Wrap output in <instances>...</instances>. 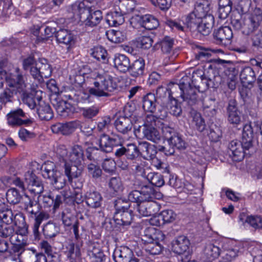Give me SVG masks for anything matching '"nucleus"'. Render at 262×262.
<instances>
[{
  "mask_svg": "<svg viewBox=\"0 0 262 262\" xmlns=\"http://www.w3.org/2000/svg\"><path fill=\"white\" fill-rule=\"evenodd\" d=\"M254 133L251 123L243 127L241 141H232L229 145V154L235 161H241L245 155H251L254 151Z\"/></svg>",
  "mask_w": 262,
  "mask_h": 262,
  "instance_id": "f257e3e1",
  "label": "nucleus"
},
{
  "mask_svg": "<svg viewBox=\"0 0 262 262\" xmlns=\"http://www.w3.org/2000/svg\"><path fill=\"white\" fill-rule=\"evenodd\" d=\"M71 10L73 17L75 19H79L85 27H95L103 18L100 10L94 11L91 7L86 6L83 2L73 4L71 6Z\"/></svg>",
  "mask_w": 262,
  "mask_h": 262,
  "instance_id": "f03ea898",
  "label": "nucleus"
},
{
  "mask_svg": "<svg viewBox=\"0 0 262 262\" xmlns=\"http://www.w3.org/2000/svg\"><path fill=\"white\" fill-rule=\"evenodd\" d=\"M165 235L160 230L154 227L145 229L141 239L145 245L146 251L152 255L161 253L164 248Z\"/></svg>",
  "mask_w": 262,
  "mask_h": 262,
  "instance_id": "7ed1b4c3",
  "label": "nucleus"
},
{
  "mask_svg": "<svg viewBox=\"0 0 262 262\" xmlns=\"http://www.w3.org/2000/svg\"><path fill=\"white\" fill-rule=\"evenodd\" d=\"M93 84L94 87L90 88L89 92L97 97H107L108 92H113L117 88V84L114 82L112 76L107 74L98 75Z\"/></svg>",
  "mask_w": 262,
  "mask_h": 262,
  "instance_id": "20e7f679",
  "label": "nucleus"
},
{
  "mask_svg": "<svg viewBox=\"0 0 262 262\" xmlns=\"http://www.w3.org/2000/svg\"><path fill=\"white\" fill-rule=\"evenodd\" d=\"M42 174L45 178L49 179L51 184L57 189L63 188L66 184L64 176L56 168L54 163L47 161L41 167Z\"/></svg>",
  "mask_w": 262,
  "mask_h": 262,
  "instance_id": "39448f33",
  "label": "nucleus"
},
{
  "mask_svg": "<svg viewBox=\"0 0 262 262\" xmlns=\"http://www.w3.org/2000/svg\"><path fill=\"white\" fill-rule=\"evenodd\" d=\"M190 242L188 238L184 235L178 236L172 242L173 251L179 255H182V262H185L191 258L189 253Z\"/></svg>",
  "mask_w": 262,
  "mask_h": 262,
  "instance_id": "423d86ee",
  "label": "nucleus"
},
{
  "mask_svg": "<svg viewBox=\"0 0 262 262\" xmlns=\"http://www.w3.org/2000/svg\"><path fill=\"white\" fill-rule=\"evenodd\" d=\"M25 76L19 68L16 67L13 72L10 73L6 77V82L8 87L14 88L19 93L23 92L26 88Z\"/></svg>",
  "mask_w": 262,
  "mask_h": 262,
  "instance_id": "0eeeda50",
  "label": "nucleus"
},
{
  "mask_svg": "<svg viewBox=\"0 0 262 262\" xmlns=\"http://www.w3.org/2000/svg\"><path fill=\"white\" fill-rule=\"evenodd\" d=\"M51 66L45 58L39 59L35 63V66L31 70V75L35 79L41 82L43 78H48L51 75Z\"/></svg>",
  "mask_w": 262,
  "mask_h": 262,
  "instance_id": "6e6552de",
  "label": "nucleus"
},
{
  "mask_svg": "<svg viewBox=\"0 0 262 262\" xmlns=\"http://www.w3.org/2000/svg\"><path fill=\"white\" fill-rule=\"evenodd\" d=\"M262 21V12L260 9L256 8L250 16L246 18L243 34L249 35L256 31Z\"/></svg>",
  "mask_w": 262,
  "mask_h": 262,
  "instance_id": "1a4fd4ad",
  "label": "nucleus"
},
{
  "mask_svg": "<svg viewBox=\"0 0 262 262\" xmlns=\"http://www.w3.org/2000/svg\"><path fill=\"white\" fill-rule=\"evenodd\" d=\"M25 181L28 189L35 194H40L43 191L41 180L32 171H28L24 175Z\"/></svg>",
  "mask_w": 262,
  "mask_h": 262,
  "instance_id": "9d476101",
  "label": "nucleus"
},
{
  "mask_svg": "<svg viewBox=\"0 0 262 262\" xmlns=\"http://www.w3.org/2000/svg\"><path fill=\"white\" fill-rule=\"evenodd\" d=\"M121 141L117 137H111L102 135L99 140V145L101 150L106 152L113 151L117 157V150L120 148Z\"/></svg>",
  "mask_w": 262,
  "mask_h": 262,
  "instance_id": "9b49d317",
  "label": "nucleus"
},
{
  "mask_svg": "<svg viewBox=\"0 0 262 262\" xmlns=\"http://www.w3.org/2000/svg\"><path fill=\"white\" fill-rule=\"evenodd\" d=\"M131 23H137L147 30H153L157 28L159 25L158 20L154 16L149 15H140L135 14L130 19Z\"/></svg>",
  "mask_w": 262,
  "mask_h": 262,
  "instance_id": "f8f14e48",
  "label": "nucleus"
},
{
  "mask_svg": "<svg viewBox=\"0 0 262 262\" xmlns=\"http://www.w3.org/2000/svg\"><path fill=\"white\" fill-rule=\"evenodd\" d=\"M213 35L217 44L226 46L230 43L233 37V32L228 26L221 27L214 30Z\"/></svg>",
  "mask_w": 262,
  "mask_h": 262,
  "instance_id": "ddd939ff",
  "label": "nucleus"
},
{
  "mask_svg": "<svg viewBox=\"0 0 262 262\" xmlns=\"http://www.w3.org/2000/svg\"><path fill=\"white\" fill-rule=\"evenodd\" d=\"M140 156L139 147L135 144H128L125 146L121 144L120 148L117 150V158L125 156L129 160H134Z\"/></svg>",
  "mask_w": 262,
  "mask_h": 262,
  "instance_id": "4468645a",
  "label": "nucleus"
},
{
  "mask_svg": "<svg viewBox=\"0 0 262 262\" xmlns=\"http://www.w3.org/2000/svg\"><path fill=\"white\" fill-rule=\"evenodd\" d=\"M55 37L58 43L68 46V50L74 45L76 41L75 35L71 31L67 29H60L57 31Z\"/></svg>",
  "mask_w": 262,
  "mask_h": 262,
  "instance_id": "2eb2a0df",
  "label": "nucleus"
},
{
  "mask_svg": "<svg viewBox=\"0 0 262 262\" xmlns=\"http://www.w3.org/2000/svg\"><path fill=\"white\" fill-rule=\"evenodd\" d=\"M161 206L156 201L143 202L137 208L139 213L145 216L156 214L159 211Z\"/></svg>",
  "mask_w": 262,
  "mask_h": 262,
  "instance_id": "dca6fc26",
  "label": "nucleus"
},
{
  "mask_svg": "<svg viewBox=\"0 0 262 262\" xmlns=\"http://www.w3.org/2000/svg\"><path fill=\"white\" fill-rule=\"evenodd\" d=\"M133 256L132 250L125 246L116 248L113 253V258L115 262H128Z\"/></svg>",
  "mask_w": 262,
  "mask_h": 262,
  "instance_id": "f3484780",
  "label": "nucleus"
},
{
  "mask_svg": "<svg viewBox=\"0 0 262 262\" xmlns=\"http://www.w3.org/2000/svg\"><path fill=\"white\" fill-rule=\"evenodd\" d=\"M83 170V166L81 164H74L67 162L64 163V173L69 181L73 179L79 177Z\"/></svg>",
  "mask_w": 262,
  "mask_h": 262,
  "instance_id": "a211bd4d",
  "label": "nucleus"
},
{
  "mask_svg": "<svg viewBox=\"0 0 262 262\" xmlns=\"http://www.w3.org/2000/svg\"><path fill=\"white\" fill-rule=\"evenodd\" d=\"M201 21L196 27L195 30L203 35H209L212 30L214 22L213 15L208 14L205 18H203Z\"/></svg>",
  "mask_w": 262,
  "mask_h": 262,
  "instance_id": "6ab92c4d",
  "label": "nucleus"
},
{
  "mask_svg": "<svg viewBox=\"0 0 262 262\" xmlns=\"http://www.w3.org/2000/svg\"><path fill=\"white\" fill-rule=\"evenodd\" d=\"M26 246L27 243L24 242L18 241V243L12 244L10 249L8 250V252L10 255L8 257V261L17 262L21 254L25 251Z\"/></svg>",
  "mask_w": 262,
  "mask_h": 262,
  "instance_id": "aec40b11",
  "label": "nucleus"
},
{
  "mask_svg": "<svg viewBox=\"0 0 262 262\" xmlns=\"http://www.w3.org/2000/svg\"><path fill=\"white\" fill-rule=\"evenodd\" d=\"M140 191L143 202L155 201V200L159 199L162 196L160 192L156 191L150 185L142 186Z\"/></svg>",
  "mask_w": 262,
  "mask_h": 262,
  "instance_id": "412c9836",
  "label": "nucleus"
},
{
  "mask_svg": "<svg viewBox=\"0 0 262 262\" xmlns=\"http://www.w3.org/2000/svg\"><path fill=\"white\" fill-rule=\"evenodd\" d=\"M144 70L145 61L143 58H140L130 64V67L127 72H129L130 76L136 78L143 76Z\"/></svg>",
  "mask_w": 262,
  "mask_h": 262,
  "instance_id": "4be33fe9",
  "label": "nucleus"
},
{
  "mask_svg": "<svg viewBox=\"0 0 262 262\" xmlns=\"http://www.w3.org/2000/svg\"><path fill=\"white\" fill-rule=\"evenodd\" d=\"M133 219V211L132 210L126 211L115 212L114 220L117 225L125 226L130 225Z\"/></svg>",
  "mask_w": 262,
  "mask_h": 262,
  "instance_id": "5701e85b",
  "label": "nucleus"
},
{
  "mask_svg": "<svg viewBox=\"0 0 262 262\" xmlns=\"http://www.w3.org/2000/svg\"><path fill=\"white\" fill-rule=\"evenodd\" d=\"M139 149L140 151V156L146 159H153L157 153V146L150 144L146 142H141L139 143Z\"/></svg>",
  "mask_w": 262,
  "mask_h": 262,
  "instance_id": "b1692460",
  "label": "nucleus"
},
{
  "mask_svg": "<svg viewBox=\"0 0 262 262\" xmlns=\"http://www.w3.org/2000/svg\"><path fill=\"white\" fill-rule=\"evenodd\" d=\"M69 162L74 164H81L84 160V151L81 146L74 145L68 156Z\"/></svg>",
  "mask_w": 262,
  "mask_h": 262,
  "instance_id": "393cba45",
  "label": "nucleus"
},
{
  "mask_svg": "<svg viewBox=\"0 0 262 262\" xmlns=\"http://www.w3.org/2000/svg\"><path fill=\"white\" fill-rule=\"evenodd\" d=\"M114 63L115 68L122 73H126L130 67L129 59L124 55L118 54L115 56Z\"/></svg>",
  "mask_w": 262,
  "mask_h": 262,
  "instance_id": "a878e982",
  "label": "nucleus"
},
{
  "mask_svg": "<svg viewBox=\"0 0 262 262\" xmlns=\"http://www.w3.org/2000/svg\"><path fill=\"white\" fill-rule=\"evenodd\" d=\"M85 202L90 207L97 208L101 206L102 198L97 191H90L85 194Z\"/></svg>",
  "mask_w": 262,
  "mask_h": 262,
  "instance_id": "bb28decb",
  "label": "nucleus"
},
{
  "mask_svg": "<svg viewBox=\"0 0 262 262\" xmlns=\"http://www.w3.org/2000/svg\"><path fill=\"white\" fill-rule=\"evenodd\" d=\"M26 200L24 202V209L27 212L31 215H36L41 209L38 200H33L28 195H26Z\"/></svg>",
  "mask_w": 262,
  "mask_h": 262,
  "instance_id": "cd10ccee",
  "label": "nucleus"
},
{
  "mask_svg": "<svg viewBox=\"0 0 262 262\" xmlns=\"http://www.w3.org/2000/svg\"><path fill=\"white\" fill-rule=\"evenodd\" d=\"M124 13L120 10V12L117 11L108 13L106 18V23L111 27H116L121 25L124 21V18L123 17Z\"/></svg>",
  "mask_w": 262,
  "mask_h": 262,
  "instance_id": "c85d7f7f",
  "label": "nucleus"
},
{
  "mask_svg": "<svg viewBox=\"0 0 262 262\" xmlns=\"http://www.w3.org/2000/svg\"><path fill=\"white\" fill-rule=\"evenodd\" d=\"M193 11L202 18H205L208 14H212L210 12V3L207 0H200L196 2Z\"/></svg>",
  "mask_w": 262,
  "mask_h": 262,
  "instance_id": "c756f323",
  "label": "nucleus"
},
{
  "mask_svg": "<svg viewBox=\"0 0 262 262\" xmlns=\"http://www.w3.org/2000/svg\"><path fill=\"white\" fill-rule=\"evenodd\" d=\"M115 124L117 129L123 134L126 133L132 127L130 119L126 116H120L116 120Z\"/></svg>",
  "mask_w": 262,
  "mask_h": 262,
  "instance_id": "7c9ffc66",
  "label": "nucleus"
},
{
  "mask_svg": "<svg viewBox=\"0 0 262 262\" xmlns=\"http://www.w3.org/2000/svg\"><path fill=\"white\" fill-rule=\"evenodd\" d=\"M143 108L146 113H156V99L154 94L148 93L143 97Z\"/></svg>",
  "mask_w": 262,
  "mask_h": 262,
  "instance_id": "2f4dec72",
  "label": "nucleus"
},
{
  "mask_svg": "<svg viewBox=\"0 0 262 262\" xmlns=\"http://www.w3.org/2000/svg\"><path fill=\"white\" fill-rule=\"evenodd\" d=\"M240 79L244 85L252 84L256 80L255 72L252 68L246 67L241 72Z\"/></svg>",
  "mask_w": 262,
  "mask_h": 262,
  "instance_id": "473e14b6",
  "label": "nucleus"
},
{
  "mask_svg": "<svg viewBox=\"0 0 262 262\" xmlns=\"http://www.w3.org/2000/svg\"><path fill=\"white\" fill-rule=\"evenodd\" d=\"M62 219L65 226H73L75 238L78 239L79 236L78 234L79 222L76 216L70 213H63Z\"/></svg>",
  "mask_w": 262,
  "mask_h": 262,
  "instance_id": "72a5a7b5",
  "label": "nucleus"
},
{
  "mask_svg": "<svg viewBox=\"0 0 262 262\" xmlns=\"http://www.w3.org/2000/svg\"><path fill=\"white\" fill-rule=\"evenodd\" d=\"M198 51L195 53V59L201 62H210L212 61L211 58L212 54L215 52L208 48H205L202 47H197Z\"/></svg>",
  "mask_w": 262,
  "mask_h": 262,
  "instance_id": "f704fd0d",
  "label": "nucleus"
},
{
  "mask_svg": "<svg viewBox=\"0 0 262 262\" xmlns=\"http://www.w3.org/2000/svg\"><path fill=\"white\" fill-rule=\"evenodd\" d=\"M20 94H21V99L23 103L31 110L36 106V100L39 101L41 99V97H35L34 92L28 93L26 89Z\"/></svg>",
  "mask_w": 262,
  "mask_h": 262,
  "instance_id": "c9c22d12",
  "label": "nucleus"
},
{
  "mask_svg": "<svg viewBox=\"0 0 262 262\" xmlns=\"http://www.w3.org/2000/svg\"><path fill=\"white\" fill-rule=\"evenodd\" d=\"M196 75H197V73L193 72L192 75V78H191L190 76L185 74H182L181 75V77L179 79V83L176 84L180 87V89H183L184 90L192 88V85L193 86L194 85V81L197 80L196 79Z\"/></svg>",
  "mask_w": 262,
  "mask_h": 262,
  "instance_id": "e433bc0d",
  "label": "nucleus"
},
{
  "mask_svg": "<svg viewBox=\"0 0 262 262\" xmlns=\"http://www.w3.org/2000/svg\"><path fill=\"white\" fill-rule=\"evenodd\" d=\"M181 98L188 104L192 105L198 101L196 91L193 87L184 90Z\"/></svg>",
  "mask_w": 262,
  "mask_h": 262,
  "instance_id": "4c0bfd02",
  "label": "nucleus"
},
{
  "mask_svg": "<svg viewBox=\"0 0 262 262\" xmlns=\"http://www.w3.org/2000/svg\"><path fill=\"white\" fill-rule=\"evenodd\" d=\"M34 223L33 228V231L35 238H37L39 236L38 231L39 227L42 221L47 220L50 217L49 213L45 211H39L36 215H35Z\"/></svg>",
  "mask_w": 262,
  "mask_h": 262,
  "instance_id": "58836bf2",
  "label": "nucleus"
},
{
  "mask_svg": "<svg viewBox=\"0 0 262 262\" xmlns=\"http://www.w3.org/2000/svg\"><path fill=\"white\" fill-rule=\"evenodd\" d=\"M196 79H198L201 81L200 84H196V81L194 82L193 86L198 90L199 91H205L211 86V83L213 82V79L211 77L207 76L205 75H196Z\"/></svg>",
  "mask_w": 262,
  "mask_h": 262,
  "instance_id": "ea45409f",
  "label": "nucleus"
},
{
  "mask_svg": "<svg viewBox=\"0 0 262 262\" xmlns=\"http://www.w3.org/2000/svg\"><path fill=\"white\" fill-rule=\"evenodd\" d=\"M143 134L145 138L154 142H157L160 140L161 138L160 133L157 129L155 127L149 126H144Z\"/></svg>",
  "mask_w": 262,
  "mask_h": 262,
  "instance_id": "a19ab883",
  "label": "nucleus"
},
{
  "mask_svg": "<svg viewBox=\"0 0 262 262\" xmlns=\"http://www.w3.org/2000/svg\"><path fill=\"white\" fill-rule=\"evenodd\" d=\"M202 19L203 18L201 16H199V15L193 11L186 16L185 24L190 30L194 31L195 30L196 27L199 23H200V22H201V21Z\"/></svg>",
  "mask_w": 262,
  "mask_h": 262,
  "instance_id": "79ce46f5",
  "label": "nucleus"
},
{
  "mask_svg": "<svg viewBox=\"0 0 262 262\" xmlns=\"http://www.w3.org/2000/svg\"><path fill=\"white\" fill-rule=\"evenodd\" d=\"M18 91L14 88H8L5 89L0 94V101L4 103L12 102L14 99V96L17 95ZM2 105L0 104V110L2 109Z\"/></svg>",
  "mask_w": 262,
  "mask_h": 262,
  "instance_id": "37998d69",
  "label": "nucleus"
},
{
  "mask_svg": "<svg viewBox=\"0 0 262 262\" xmlns=\"http://www.w3.org/2000/svg\"><path fill=\"white\" fill-rule=\"evenodd\" d=\"M42 231L46 238H50L56 236L59 232V228L56 224L48 222L44 225Z\"/></svg>",
  "mask_w": 262,
  "mask_h": 262,
  "instance_id": "c03bdc74",
  "label": "nucleus"
},
{
  "mask_svg": "<svg viewBox=\"0 0 262 262\" xmlns=\"http://www.w3.org/2000/svg\"><path fill=\"white\" fill-rule=\"evenodd\" d=\"M167 90L169 100H177L176 98L182 97L184 90L176 83H171L169 84Z\"/></svg>",
  "mask_w": 262,
  "mask_h": 262,
  "instance_id": "a18cd8bd",
  "label": "nucleus"
},
{
  "mask_svg": "<svg viewBox=\"0 0 262 262\" xmlns=\"http://www.w3.org/2000/svg\"><path fill=\"white\" fill-rule=\"evenodd\" d=\"M91 55L97 60L105 63L108 62L106 51L101 46L94 47Z\"/></svg>",
  "mask_w": 262,
  "mask_h": 262,
  "instance_id": "49530a36",
  "label": "nucleus"
},
{
  "mask_svg": "<svg viewBox=\"0 0 262 262\" xmlns=\"http://www.w3.org/2000/svg\"><path fill=\"white\" fill-rule=\"evenodd\" d=\"M22 196L17 189L15 188L9 189L6 193V198L8 202L12 204H18Z\"/></svg>",
  "mask_w": 262,
  "mask_h": 262,
  "instance_id": "de8ad7c7",
  "label": "nucleus"
},
{
  "mask_svg": "<svg viewBox=\"0 0 262 262\" xmlns=\"http://www.w3.org/2000/svg\"><path fill=\"white\" fill-rule=\"evenodd\" d=\"M19 116H7L8 123L12 126H20L23 124L29 125L32 123L30 119H21Z\"/></svg>",
  "mask_w": 262,
  "mask_h": 262,
  "instance_id": "09e8293b",
  "label": "nucleus"
},
{
  "mask_svg": "<svg viewBox=\"0 0 262 262\" xmlns=\"http://www.w3.org/2000/svg\"><path fill=\"white\" fill-rule=\"evenodd\" d=\"M15 217L10 209L5 208L0 210V219L3 224L10 225L13 223Z\"/></svg>",
  "mask_w": 262,
  "mask_h": 262,
  "instance_id": "8fccbe9b",
  "label": "nucleus"
},
{
  "mask_svg": "<svg viewBox=\"0 0 262 262\" xmlns=\"http://www.w3.org/2000/svg\"><path fill=\"white\" fill-rule=\"evenodd\" d=\"M220 248L213 244L207 245L205 249V253L209 258H217L221 254Z\"/></svg>",
  "mask_w": 262,
  "mask_h": 262,
  "instance_id": "3c124183",
  "label": "nucleus"
},
{
  "mask_svg": "<svg viewBox=\"0 0 262 262\" xmlns=\"http://www.w3.org/2000/svg\"><path fill=\"white\" fill-rule=\"evenodd\" d=\"M137 46L142 49H149L153 43L152 39L148 36H142L136 39Z\"/></svg>",
  "mask_w": 262,
  "mask_h": 262,
  "instance_id": "603ef678",
  "label": "nucleus"
},
{
  "mask_svg": "<svg viewBox=\"0 0 262 262\" xmlns=\"http://www.w3.org/2000/svg\"><path fill=\"white\" fill-rule=\"evenodd\" d=\"M173 45V39L169 37L165 36L160 42L161 50L163 53L169 54L171 51Z\"/></svg>",
  "mask_w": 262,
  "mask_h": 262,
  "instance_id": "864d4df0",
  "label": "nucleus"
},
{
  "mask_svg": "<svg viewBox=\"0 0 262 262\" xmlns=\"http://www.w3.org/2000/svg\"><path fill=\"white\" fill-rule=\"evenodd\" d=\"M120 10L124 14L133 12L136 7L135 0H122L120 1Z\"/></svg>",
  "mask_w": 262,
  "mask_h": 262,
  "instance_id": "5fc2aeb1",
  "label": "nucleus"
},
{
  "mask_svg": "<svg viewBox=\"0 0 262 262\" xmlns=\"http://www.w3.org/2000/svg\"><path fill=\"white\" fill-rule=\"evenodd\" d=\"M147 179L152 185L160 187L164 184L163 176L157 173H150L147 175Z\"/></svg>",
  "mask_w": 262,
  "mask_h": 262,
  "instance_id": "6e6d98bb",
  "label": "nucleus"
},
{
  "mask_svg": "<svg viewBox=\"0 0 262 262\" xmlns=\"http://www.w3.org/2000/svg\"><path fill=\"white\" fill-rule=\"evenodd\" d=\"M168 139L170 144L173 146L175 148L182 150L186 148L185 142L178 135H172Z\"/></svg>",
  "mask_w": 262,
  "mask_h": 262,
  "instance_id": "4d7b16f0",
  "label": "nucleus"
},
{
  "mask_svg": "<svg viewBox=\"0 0 262 262\" xmlns=\"http://www.w3.org/2000/svg\"><path fill=\"white\" fill-rule=\"evenodd\" d=\"M130 203L127 201L118 199L114 202L115 212L126 211L129 210Z\"/></svg>",
  "mask_w": 262,
  "mask_h": 262,
  "instance_id": "13d9d810",
  "label": "nucleus"
},
{
  "mask_svg": "<svg viewBox=\"0 0 262 262\" xmlns=\"http://www.w3.org/2000/svg\"><path fill=\"white\" fill-rule=\"evenodd\" d=\"M15 225L18 227L16 233L22 236L26 235L28 233V226L26 224L24 217L20 216L19 222H15Z\"/></svg>",
  "mask_w": 262,
  "mask_h": 262,
  "instance_id": "bf43d9fd",
  "label": "nucleus"
},
{
  "mask_svg": "<svg viewBox=\"0 0 262 262\" xmlns=\"http://www.w3.org/2000/svg\"><path fill=\"white\" fill-rule=\"evenodd\" d=\"M79 125L80 124L77 121H71L64 124L62 123V134L69 135L72 133Z\"/></svg>",
  "mask_w": 262,
  "mask_h": 262,
  "instance_id": "052dcab7",
  "label": "nucleus"
},
{
  "mask_svg": "<svg viewBox=\"0 0 262 262\" xmlns=\"http://www.w3.org/2000/svg\"><path fill=\"white\" fill-rule=\"evenodd\" d=\"M39 203L41 202L44 208H49L53 206L54 204V198L50 193L42 194L40 193L37 197Z\"/></svg>",
  "mask_w": 262,
  "mask_h": 262,
  "instance_id": "680f3d73",
  "label": "nucleus"
},
{
  "mask_svg": "<svg viewBox=\"0 0 262 262\" xmlns=\"http://www.w3.org/2000/svg\"><path fill=\"white\" fill-rule=\"evenodd\" d=\"M14 233V229L12 226L2 224L0 228V237L3 238H11Z\"/></svg>",
  "mask_w": 262,
  "mask_h": 262,
  "instance_id": "e2e57ef3",
  "label": "nucleus"
},
{
  "mask_svg": "<svg viewBox=\"0 0 262 262\" xmlns=\"http://www.w3.org/2000/svg\"><path fill=\"white\" fill-rule=\"evenodd\" d=\"M128 202L136 203L137 208L139 205L143 202L140 190H134L130 191L128 194Z\"/></svg>",
  "mask_w": 262,
  "mask_h": 262,
  "instance_id": "0e129e2a",
  "label": "nucleus"
},
{
  "mask_svg": "<svg viewBox=\"0 0 262 262\" xmlns=\"http://www.w3.org/2000/svg\"><path fill=\"white\" fill-rule=\"evenodd\" d=\"M157 149L159 151L163 152L166 156H171L175 152V148L169 142V139H166L164 145H159Z\"/></svg>",
  "mask_w": 262,
  "mask_h": 262,
  "instance_id": "69168bd1",
  "label": "nucleus"
},
{
  "mask_svg": "<svg viewBox=\"0 0 262 262\" xmlns=\"http://www.w3.org/2000/svg\"><path fill=\"white\" fill-rule=\"evenodd\" d=\"M164 223H171L176 218V214L172 210H164L160 214Z\"/></svg>",
  "mask_w": 262,
  "mask_h": 262,
  "instance_id": "338daca9",
  "label": "nucleus"
},
{
  "mask_svg": "<svg viewBox=\"0 0 262 262\" xmlns=\"http://www.w3.org/2000/svg\"><path fill=\"white\" fill-rule=\"evenodd\" d=\"M109 187L114 191L117 192L122 190L123 186L119 177H113L109 182Z\"/></svg>",
  "mask_w": 262,
  "mask_h": 262,
  "instance_id": "774afa93",
  "label": "nucleus"
}]
</instances>
